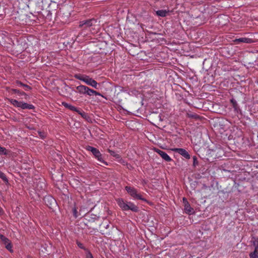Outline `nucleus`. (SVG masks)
Listing matches in <instances>:
<instances>
[{
    "label": "nucleus",
    "mask_w": 258,
    "mask_h": 258,
    "mask_svg": "<svg viewBox=\"0 0 258 258\" xmlns=\"http://www.w3.org/2000/svg\"><path fill=\"white\" fill-rule=\"evenodd\" d=\"M79 27L84 29L89 28L92 33H96L100 29L99 22L93 18L80 22Z\"/></svg>",
    "instance_id": "f257e3e1"
},
{
    "label": "nucleus",
    "mask_w": 258,
    "mask_h": 258,
    "mask_svg": "<svg viewBox=\"0 0 258 258\" xmlns=\"http://www.w3.org/2000/svg\"><path fill=\"white\" fill-rule=\"evenodd\" d=\"M49 0H42V7L44 8L47 7V10L44 11L45 14H42V15L45 19L50 21L52 19V14L56 13V8H57V5L56 3L53 2L52 3H49Z\"/></svg>",
    "instance_id": "f03ea898"
},
{
    "label": "nucleus",
    "mask_w": 258,
    "mask_h": 258,
    "mask_svg": "<svg viewBox=\"0 0 258 258\" xmlns=\"http://www.w3.org/2000/svg\"><path fill=\"white\" fill-rule=\"evenodd\" d=\"M116 201L122 211L131 210L134 212L139 211V207L131 202H125L123 199L118 198Z\"/></svg>",
    "instance_id": "7ed1b4c3"
},
{
    "label": "nucleus",
    "mask_w": 258,
    "mask_h": 258,
    "mask_svg": "<svg viewBox=\"0 0 258 258\" xmlns=\"http://www.w3.org/2000/svg\"><path fill=\"white\" fill-rule=\"evenodd\" d=\"M75 78L77 79L83 81L88 85L91 86L95 89H97V82L88 76L81 74H76L75 75Z\"/></svg>",
    "instance_id": "20e7f679"
},
{
    "label": "nucleus",
    "mask_w": 258,
    "mask_h": 258,
    "mask_svg": "<svg viewBox=\"0 0 258 258\" xmlns=\"http://www.w3.org/2000/svg\"><path fill=\"white\" fill-rule=\"evenodd\" d=\"M86 149L87 150L90 151L98 161L105 165H108V163L104 161L103 156L98 149L90 146H87Z\"/></svg>",
    "instance_id": "39448f33"
},
{
    "label": "nucleus",
    "mask_w": 258,
    "mask_h": 258,
    "mask_svg": "<svg viewBox=\"0 0 258 258\" xmlns=\"http://www.w3.org/2000/svg\"><path fill=\"white\" fill-rule=\"evenodd\" d=\"M9 100L15 107H20L22 109H33L35 108L34 106L32 104H29L27 103L18 101L13 99H10Z\"/></svg>",
    "instance_id": "423d86ee"
},
{
    "label": "nucleus",
    "mask_w": 258,
    "mask_h": 258,
    "mask_svg": "<svg viewBox=\"0 0 258 258\" xmlns=\"http://www.w3.org/2000/svg\"><path fill=\"white\" fill-rule=\"evenodd\" d=\"M125 189L126 190L127 193L130 194V195L133 198L147 202V200L145 199L142 198L141 195L137 193V189L134 187L126 186L125 187Z\"/></svg>",
    "instance_id": "0eeeda50"
},
{
    "label": "nucleus",
    "mask_w": 258,
    "mask_h": 258,
    "mask_svg": "<svg viewBox=\"0 0 258 258\" xmlns=\"http://www.w3.org/2000/svg\"><path fill=\"white\" fill-rule=\"evenodd\" d=\"M43 200L45 205L50 209H53V207L56 205L55 200L50 195L45 196Z\"/></svg>",
    "instance_id": "6e6552de"
},
{
    "label": "nucleus",
    "mask_w": 258,
    "mask_h": 258,
    "mask_svg": "<svg viewBox=\"0 0 258 258\" xmlns=\"http://www.w3.org/2000/svg\"><path fill=\"white\" fill-rule=\"evenodd\" d=\"M155 151L165 161L170 162L172 161V159L168 156V155L160 149L155 148Z\"/></svg>",
    "instance_id": "1a4fd4ad"
},
{
    "label": "nucleus",
    "mask_w": 258,
    "mask_h": 258,
    "mask_svg": "<svg viewBox=\"0 0 258 258\" xmlns=\"http://www.w3.org/2000/svg\"><path fill=\"white\" fill-rule=\"evenodd\" d=\"M175 152L182 155L183 157L187 159H189L190 158V156L188 152L183 148H175L173 150Z\"/></svg>",
    "instance_id": "9d476101"
},
{
    "label": "nucleus",
    "mask_w": 258,
    "mask_h": 258,
    "mask_svg": "<svg viewBox=\"0 0 258 258\" xmlns=\"http://www.w3.org/2000/svg\"><path fill=\"white\" fill-rule=\"evenodd\" d=\"M77 92L80 94L88 95L90 88L84 85H80L76 87Z\"/></svg>",
    "instance_id": "9b49d317"
},
{
    "label": "nucleus",
    "mask_w": 258,
    "mask_h": 258,
    "mask_svg": "<svg viewBox=\"0 0 258 258\" xmlns=\"http://www.w3.org/2000/svg\"><path fill=\"white\" fill-rule=\"evenodd\" d=\"M84 218L87 221L89 222H94L96 220H98L99 217L96 215L88 213L85 215Z\"/></svg>",
    "instance_id": "f8f14e48"
},
{
    "label": "nucleus",
    "mask_w": 258,
    "mask_h": 258,
    "mask_svg": "<svg viewBox=\"0 0 258 258\" xmlns=\"http://www.w3.org/2000/svg\"><path fill=\"white\" fill-rule=\"evenodd\" d=\"M62 105L66 108L69 109L70 110L72 111H75L77 112L78 114H80V113H82V112H83V111L80 110L78 108L74 106H73L67 102H62Z\"/></svg>",
    "instance_id": "ddd939ff"
},
{
    "label": "nucleus",
    "mask_w": 258,
    "mask_h": 258,
    "mask_svg": "<svg viewBox=\"0 0 258 258\" xmlns=\"http://www.w3.org/2000/svg\"><path fill=\"white\" fill-rule=\"evenodd\" d=\"M234 42L237 43H251L253 42L252 39L246 37H241L238 39H236Z\"/></svg>",
    "instance_id": "4468645a"
},
{
    "label": "nucleus",
    "mask_w": 258,
    "mask_h": 258,
    "mask_svg": "<svg viewBox=\"0 0 258 258\" xmlns=\"http://www.w3.org/2000/svg\"><path fill=\"white\" fill-rule=\"evenodd\" d=\"M15 85L17 87H23L25 91L31 90L32 89L31 87L26 84H24V83L18 80L15 82Z\"/></svg>",
    "instance_id": "2eb2a0df"
},
{
    "label": "nucleus",
    "mask_w": 258,
    "mask_h": 258,
    "mask_svg": "<svg viewBox=\"0 0 258 258\" xmlns=\"http://www.w3.org/2000/svg\"><path fill=\"white\" fill-rule=\"evenodd\" d=\"M230 102L232 103V105L234 108V112L237 113L240 112V109L239 105L237 103L236 101L234 99H232L230 100Z\"/></svg>",
    "instance_id": "dca6fc26"
},
{
    "label": "nucleus",
    "mask_w": 258,
    "mask_h": 258,
    "mask_svg": "<svg viewBox=\"0 0 258 258\" xmlns=\"http://www.w3.org/2000/svg\"><path fill=\"white\" fill-rule=\"evenodd\" d=\"M184 210L185 212L188 214H191L194 213V210L190 207V205L188 202H187L184 204Z\"/></svg>",
    "instance_id": "f3484780"
},
{
    "label": "nucleus",
    "mask_w": 258,
    "mask_h": 258,
    "mask_svg": "<svg viewBox=\"0 0 258 258\" xmlns=\"http://www.w3.org/2000/svg\"><path fill=\"white\" fill-rule=\"evenodd\" d=\"M46 187L45 183L43 181H39L36 183V188L37 190H44Z\"/></svg>",
    "instance_id": "a211bd4d"
},
{
    "label": "nucleus",
    "mask_w": 258,
    "mask_h": 258,
    "mask_svg": "<svg viewBox=\"0 0 258 258\" xmlns=\"http://www.w3.org/2000/svg\"><path fill=\"white\" fill-rule=\"evenodd\" d=\"M169 12V10L167 11L166 10H160L157 11L156 12V14L158 16L164 17L166 16Z\"/></svg>",
    "instance_id": "6ab92c4d"
},
{
    "label": "nucleus",
    "mask_w": 258,
    "mask_h": 258,
    "mask_svg": "<svg viewBox=\"0 0 258 258\" xmlns=\"http://www.w3.org/2000/svg\"><path fill=\"white\" fill-rule=\"evenodd\" d=\"M186 116L187 117L192 119H198L200 118V116L199 115L192 112L187 113Z\"/></svg>",
    "instance_id": "aec40b11"
},
{
    "label": "nucleus",
    "mask_w": 258,
    "mask_h": 258,
    "mask_svg": "<svg viewBox=\"0 0 258 258\" xmlns=\"http://www.w3.org/2000/svg\"><path fill=\"white\" fill-rule=\"evenodd\" d=\"M250 258H258V248H255L253 252L249 254Z\"/></svg>",
    "instance_id": "412c9836"
},
{
    "label": "nucleus",
    "mask_w": 258,
    "mask_h": 258,
    "mask_svg": "<svg viewBox=\"0 0 258 258\" xmlns=\"http://www.w3.org/2000/svg\"><path fill=\"white\" fill-rule=\"evenodd\" d=\"M96 95V96H101L103 97L102 95H101L99 92H97L93 89L90 88V90L88 92V94L87 95L92 96V95Z\"/></svg>",
    "instance_id": "4be33fe9"
},
{
    "label": "nucleus",
    "mask_w": 258,
    "mask_h": 258,
    "mask_svg": "<svg viewBox=\"0 0 258 258\" xmlns=\"http://www.w3.org/2000/svg\"><path fill=\"white\" fill-rule=\"evenodd\" d=\"M251 242L255 248H258V237H252Z\"/></svg>",
    "instance_id": "5701e85b"
},
{
    "label": "nucleus",
    "mask_w": 258,
    "mask_h": 258,
    "mask_svg": "<svg viewBox=\"0 0 258 258\" xmlns=\"http://www.w3.org/2000/svg\"><path fill=\"white\" fill-rule=\"evenodd\" d=\"M0 239L5 244H6L7 243L10 241L8 238L2 234H0Z\"/></svg>",
    "instance_id": "b1692460"
},
{
    "label": "nucleus",
    "mask_w": 258,
    "mask_h": 258,
    "mask_svg": "<svg viewBox=\"0 0 258 258\" xmlns=\"http://www.w3.org/2000/svg\"><path fill=\"white\" fill-rule=\"evenodd\" d=\"M107 151L110 153V154L113 157L119 159L120 158V156L119 154H117L114 152V151L111 150L110 149H108Z\"/></svg>",
    "instance_id": "393cba45"
},
{
    "label": "nucleus",
    "mask_w": 258,
    "mask_h": 258,
    "mask_svg": "<svg viewBox=\"0 0 258 258\" xmlns=\"http://www.w3.org/2000/svg\"><path fill=\"white\" fill-rule=\"evenodd\" d=\"M11 92L14 94H17L20 96H22L23 94H24V92L16 89H12Z\"/></svg>",
    "instance_id": "a878e982"
},
{
    "label": "nucleus",
    "mask_w": 258,
    "mask_h": 258,
    "mask_svg": "<svg viewBox=\"0 0 258 258\" xmlns=\"http://www.w3.org/2000/svg\"><path fill=\"white\" fill-rule=\"evenodd\" d=\"M0 178L6 183H8V179L5 174L0 171Z\"/></svg>",
    "instance_id": "bb28decb"
},
{
    "label": "nucleus",
    "mask_w": 258,
    "mask_h": 258,
    "mask_svg": "<svg viewBox=\"0 0 258 258\" xmlns=\"http://www.w3.org/2000/svg\"><path fill=\"white\" fill-rule=\"evenodd\" d=\"M0 154L7 155L8 154V150L4 147L0 146Z\"/></svg>",
    "instance_id": "cd10ccee"
},
{
    "label": "nucleus",
    "mask_w": 258,
    "mask_h": 258,
    "mask_svg": "<svg viewBox=\"0 0 258 258\" xmlns=\"http://www.w3.org/2000/svg\"><path fill=\"white\" fill-rule=\"evenodd\" d=\"M138 91L136 89H128V92L127 93V94H128L130 95H136L137 94H138Z\"/></svg>",
    "instance_id": "c85d7f7f"
},
{
    "label": "nucleus",
    "mask_w": 258,
    "mask_h": 258,
    "mask_svg": "<svg viewBox=\"0 0 258 258\" xmlns=\"http://www.w3.org/2000/svg\"><path fill=\"white\" fill-rule=\"evenodd\" d=\"M155 115L156 117L157 120H156V122L158 124H159V122L163 121V118H162V116L161 114H155Z\"/></svg>",
    "instance_id": "c756f323"
},
{
    "label": "nucleus",
    "mask_w": 258,
    "mask_h": 258,
    "mask_svg": "<svg viewBox=\"0 0 258 258\" xmlns=\"http://www.w3.org/2000/svg\"><path fill=\"white\" fill-rule=\"evenodd\" d=\"M117 88L118 89V91L119 92H125L126 93L128 92V89L126 88H124L120 86H117Z\"/></svg>",
    "instance_id": "7c9ffc66"
},
{
    "label": "nucleus",
    "mask_w": 258,
    "mask_h": 258,
    "mask_svg": "<svg viewBox=\"0 0 258 258\" xmlns=\"http://www.w3.org/2000/svg\"><path fill=\"white\" fill-rule=\"evenodd\" d=\"M76 244H77L78 246L82 249H84L85 250H86L87 251V250H88V249L86 248V247L84 246L83 244L81 242L79 241H76Z\"/></svg>",
    "instance_id": "2f4dec72"
},
{
    "label": "nucleus",
    "mask_w": 258,
    "mask_h": 258,
    "mask_svg": "<svg viewBox=\"0 0 258 258\" xmlns=\"http://www.w3.org/2000/svg\"><path fill=\"white\" fill-rule=\"evenodd\" d=\"M6 245V248L8 250H9L10 252H13V249H12V245L11 244V243L10 242V241L8 243H7Z\"/></svg>",
    "instance_id": "473e14b6"
},
{
    "label": "nucleus",
    "mask_w": 258,
    "mask_h": 258,
    "mask_svg": "<svg viewBox=\"0 0 258 258\" xmlns=\"http://www.w3.org/2000/svg\"><path fill=\"white\" fill-rule=\"evenodd\" d=\"M199 165V162L198 161V158L196 156H194L193 157V166L194 167H196L197 166H198Z\"/></svg>",
    "instance_id": "72a5a7b5"
},
{
    "label": "nucleus",
    "mask_w": 258,
    "mask_h": 258,
    "mask_svg": "<svg viewBox=\"0 0 258 258\" xmlns=\"http://www.w3.org/2000/svg\"><path fill=\"white\" fill-rule=\"evenodd\" d=\"M38 135L41 139H44L46 137V134L44 132L38 131Z\"/></svg>",
    "instance_id": "f704fd0d"
},
{
    "label": "nucleus",
    "mask_w": 258,
    "mask_h": 258,
    "mask_svg": "<svg viewBox=\"0 0 258 258\" xmlns=\"http://www.w3.org/2000/svg\"><path fill=\"white\" fill-rule=\"evenodd\" d=\"M100 226L101 227H104L105 229H108L109 227V224L108 223H107V222H102Z\"/></svg>",
    "instance_id": "c9c22d12"
},
{
    "label": "nucleus",
    "mask_w": 258,
    "mask_h": 258,
    "mask_svg": "<svg viewBox=\"0 0 258 258\" xmlns=\"http://www.w3.org/2000/svg\"><path fill=\"white\" fill-rule=\"evenodd\" d=\"M86 258H94L92 254L89 250H87Z\"/></svg>",
    "instance_id": "e433bc0d"
},
{
    "label": "nucleus",
    "mask_w": 258,
    "mask_h": 258,
    "mask_svg": "<svg viewBox=\"0 0 258 258\" xmlns=\"http://www.w3.org/2000/svg\"><path fill=\"white\" fill-rule=\"evenodd\" d=\"M81 116L86 119H87V118H89L88 115L85 112L83 111L82 113H80Z\"/></svg>",
    "instance_id": "4c0bfd02"
},
{
    "label": "nucleus",
    "mask_w": 258,
    "mask_h": 258,
    "mask_svg": "<svg viewBox=\"0 0 258 258\" xmlns=\"http://www.w3.org/2000/svg\"><path fill=\"white\" fill-rule=\"evenodd\" d=\"M73 215L74 216L75 218H77L78 217V215H77V209L74 208L73 209Z\"/></svg>",
    "instance_id": "58836bf2"
},
{
    "label": "nucleus",
    "mask_w": 258,
    "mask_h": 258,
    "mask_svg": "<svg viewBox=\"0 0 258 258\" xmlns=\"http://www.w3.org/2000/svg\"><path fill=\"white\" fill-rule=\"evenodd\" d=\"M22 96H24V99H28L29 98V96L24 92V94H23Z\"/></svg>",
    "instance_id": "ea45409f"
},
{
    "label": "nucleus",
    "mask_w": 258,
    "mask_h": 258,
    "mask_svg": "<svg viewBox=\"0 0 258 258\" xmlns=\"http://www.w3.org/2000/svg\"><path fill=\"white\" fill-rule=\"evenodd\" d=\"M69 15H68L67 17V19H64V18H62V20L61 21L63 22H64V23H66L67 22V19L69 18Z\"/></svg>",
    "instance_id": "a19ab883"
},
{
    "label": "nucleus",
    "mask_w": 258,
    "mask_h": 258,
    "mask_svg": "<svg viewBox=\"0 0 258 258\" xmlns=\"http://www.w3.org/2000/svg\"><path fill=\"white\" fill-rule=\"evenodd\" d=\"M182 200H183L184 205L186 203L188 202L187 199L185 198H183Z\"/></svg>",
    "instance_id": "79ce46f5"
},
{
    "label": "nucleus",
    "mask_w": 258,
    "mask_h": 258,
    "mask_svg": "<svg viewBox=\"0 0 258 258\" xmlns=\"http://www.w3.org/2000/svg\"><path fill=\"white\" fill-rule=\"evenodd\" d=\"M3 213V210L1 207H0V214H2Z\"/></svg>",
    "instance_id": "37998d69"
},
{
    "label": "nucleus",
    "mask_w": 258,
    "mask_h": 258,
    "mask_svg": "<svg viewBox=\"0 0 258 258\" xmlns=\"http://www.w3.org/2000/svg\"><path fill=\"white\" fill-rule=\"evenodd\" d=\"M42 14H45L44 11H43V12ZM45 15H47V13H45Z\"/></svg>",
    "instance_id": "c03bdc74"
}]
</instances>
